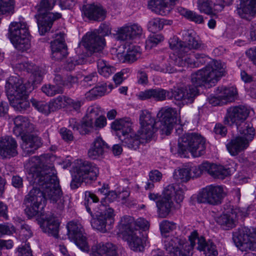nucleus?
I'll return each mask as SVG.
<instances>
[{
    "label": "nucleus",
    "mask_w": 256,
    "mask_h": 256,
    "mask_svg": "<svg viewBox=\"0 0 256 256\" xmlns=\"http://www.w3.org/2000/svg\"><path fill=\"white\" fill-rule=\"evenodd\" d=\"M216 94H219L224 104L232 102L236 94V89L233 87H218L215 91Z\"/></svg>",
    "instance_id": "36"
},
{
    "label": "nucleus",
    "mask_w": 256,
    "mask_h": 256,
    "mask_svg": "<svg viewBox=\"0 0 256 256\" xmlns=\"http://www.w3.org/2000/svg\"><path fill=\"white\" fill-rule=\"evenodd\" d=\"M68 235L76 244L82 250L88 252L90 247L86 238L84 236V230L82 224L76 220H72L66 225Z\"/></svg>",
    "instance_id": "14"
},
{
    "label": "nucleus",
    "mask_w": 256,
    "mask_h": 256,
    "mask_svg": "<svg viewBox=\"0 0 256 256\" xmlns=\"http://www.w3.org/2000/svg\"><path fill=\"white\" fill-rule=\"evenodd\" d=\"M205 140L198 134H184L179 140L178 152L181 157H186L188 151L194 157H198L205 153Z\"/></svg>",
    "instance_id": "7"
},
{
    "label": "nucleus",
    "mask_w": 256,
    "mask_h": 256,
    "mask_svg": "<svg viewBox=\"0 0 256 256\" xmlns=\"http://www.w3.org/2000/svg\"><path fill=\"white\" fill-rule=\"evenodd\" d=\"M86 56L82 54L78 57V59L69 58L66 62L65 68L69 70H73L76 65L82 64L86 62Z\"/></svg>",
    "instance_id": "52"
},
{
    "label": "nucleus",
    "mask_w": 256,
    "mask_h": 256,
    "mask_svg": "<svg viewBox=\"0 0 256 256\" xmlns=\"http://www.w3.org/2000/svg\"><path fill=\"white\" fill-rule=\"evenodd\" d=\"M16 68L20 70L26 71L32 74L31 76L32 77V85L40 83L41 82L43 73L42 68L38 66L28 62H24L18 64Z\"/></svg>",
    "instance_id": "26"
},
{
    "label": "nucleus",
    "mask_w": 256,
    "mask_h": 256,
    "mask_svg": "<svg viewBox=\"0 0 256 256\" xmlns=\"http://www.w3.org/2000/svg\"><path fill=\"white\" fill-rule=\"evenodd\" d=\"M116 39L120 41L132 39L127 26L122 27L118 30L116 35Z\"/></svg>",
    "instance_id": "53"
},
{
    "label": "nucleus",
    "mask_w": 256,
    "mask_h": 256,
    "mask_svg": "<svg viewBox=\"0 0 256 256\" xmlns=\"http://www.w3.org/2000/svg\"><path fill=\"white\" fill-rule=\"evenodd\" d=\"M30 162L32 165L28 178L36 186L25 196L24 202L25 213L29 218L38 214L46 200L54 204L62 195L50 156L43 154L33 156Z\"/></svg>",
    "instance_id": "1"
},
{
    "label": "nucleus",
    "mask_w": 256,
    "mask_h": 256,
    "mask_svg": "<svg viewBox=\"0 0 256 256\" xmlns=\"http://www.w3.org/2000/svg\"><path fill=\"white\" fill-rule=\"evenodd\" d=\"M192 52H188L176 57L173 60L174 64L179 66L196 68L194 54H192Z\"/></svg>",
    "instance_id": "34"
},
{
    "label": "nucleus",
    "mask_w": 256,
    "mask_h": 256,
    "mask_svg": "<svg viewBox=\"0 0 256 256\" xmlns=\"http://www.w3.org/2000/svg\"><path fill=\"white\" fill-rule=\"evenodd\" d=\"M98 81V75L96 72H92L84 76L82 82L88 86H92Z\"/></svg>",
    "instance_id": "61"
},
{
    "label": "nucleus",
    "mask_w": 256,
    "mask_h": 256,
    "mask_svg": "<svg viewBox=\"0 0 256 256\" xmlns=\"http://www.w3.org/2000/svg\"><path fill=\"white\" fill-rule=\"evenodd\" d=\"M84 14L90 20H103L106 17V11L100 4H88L82 7Z\"/></svg>",
    "instance_id": "23"
},
{
    "label": "nucleus",
    "mask_w": 256,
    "mask_h": 256,
    "mask_svg": "<svg viewBox=\"0 0 256 256\" xmlns=\"http://www.w3.org/2000/svg\"><path fill=\"white\" fill-rule=\"evenodd\" d=\"M59 222L54 218H51L44 222L41 226L44 232L48 235L58 238Z\"/></svg>",
    "instance_id": "35"
},
{
    "label": "nucleus",
    "mask_w": 256,
    "mask_h": 256,
    "mask_svg": "<svg viewBox=\"0 0 256 256\" xmlns=\"http://www.w3.org/2000/svg\"><path fill=\"white\" fill-rule=\"evenodd\" d=\"M130 30V34L132 39L140 36L142 34V27L138 24H133L130 26H127Z\"/></svg>",
    "instance_id": "56"
},
{
    "label": "nucleus",
    "mask_w": 256,
    "mask_h": 256,
    "mask_svg": "<svg viewBox=\"0 0 256 256\" xmlns=\"http://www.w3.org/2000/svg\"><path fill=\"white\" fill-rule=\"evenodd\" d=\"M105 44L104 38L98 34L96 32H88L82 38V45L91 54L98 57L103 54L102 50Z\"/></svg>",
    "instance_id": "15"
},
{
    "label": "nucleus",
    "mask_w": 256,
    "mask_h": 256,
    "mask_svg": "<svg viewBox=\"0 0 256 256\" xmlns=\"http://www.w3.org/2000/svg\"><path fill=\"white\" fill-rule=\"evenodd\" d=\"M56 2V0H41L40 4L34 8L38 31L41 35L44 34L51 28L54 22L61 18L58 12H50Z\"/></svg>",
    "instance_id": "5"
},
{
    "label": "nucleus",
    "mask_w": 256,
    "mask_h": 256,
    "mask_svg": "<svg viewBox=\"0 0 256 256\" xmlns=\"http://www.w3.org/2000/svg\"><path fill=\"white\" fill-rule=\"evenodd\" d=\"M14 134L17 136L30 134L34 131V125L30 123L28 118L22 116H18L14 119Z\"/></svg>",
    "instance_id": "21"
},
{
    "label": "nucleus",
    "mask_w": 256,
    "mask_h": 256,
    "mask_svg": "<svg viewBox=\"0 0 256 256\" xmlns=\"http://www.w3.org/2000/svg\"><path fill=\"white\" fill-rule=\"evenodd\" d=\"M1 235L11 234L15 232L16 230L14 226L10 224H0Z\"/></svg>",
    "instance_id": "62"
},
{
    "label": "nucleus",
    "mask_w": 256,
    "mask_h": 256,
    "mask_svg": "<svg viewBox=\"0 0 256 256\" xmlns=\"http://www.w3.org/2000/svg\"><path fill=\"white\" fill-rule=\"evenodd\" d=\"M175 88L172 89V90H174ZM171 94H172V91H171ZM172 94L170 95V92L165 90L158 88H151L140 92L137 96L138 99L142 100L152 98L156 101H163L166 99V96L174 98Z\"/></svg>",
    "instance_id": "22"
},
{
    "label": "nucleus",
    "mask_w": 256,
    "mask_h": 256,
    "mask_svg": "<svg viewBox=\"0 0 256 256\" xmlns=\"http://www.w3.org/2000/svg\"><path fill=\"white\" fill-rule=\"evenodd\" d=\"M216 221L224 230H229L236 226V221L233 218L232 214H222L216 218Z\"/></svg>",
    "instance_id": "39"
},
{
    "label": "nucleus",
    "mask_w": 256,
    "mask_h": 256,
    "mask_svg": "<svg viewBox=\"0 0 256 256\" xmlns=\"http://www.w3.org/2000/svg\"><path fill=\"white\" fill-rule=\"evenodd\" d=\"M32 82L24 84L18 76L9 77L6 83L5 89L10 106L17 112L24 113L29 110L30 103L27 100V92L30 88Z\"/></svg>",
    "instance_id": "4"
},
{
    "label": "nucleus",
    "mask_w": 256,
    "mask_h": 256,
    "mask_svg": "<svg viewBox=\"0 0 256 256\" xmlns=\"http://www.w3.org/2000/svg\"><path fill=\"white\" fill-rule=\"evenodd\" d=\"M121 232L123 238L127 242L130 249L134 251H142L144 246L140 238V230L134 227V218L125 216L120 220Z\"/></svg>",
    "instance_id": "8"
},
{
    "label": "nucleus",
    "mask_w": 256,
    "mask_h": 256,
    "mask_svg": "<svg viewBox=\"0 0 256 256\" xmlns=\"http://www.w3.org/2000/svg\"><path fill=\"white\" fill-rule=\"evenodd\" d=\"M242 6L237 8V14L243 18L256 14V0H240Z\"/></svg>",
    "instance_id": "29"
},
{
    "label": "nucleus",
    "mask_w": 256,
    "mask_h": 256,
    "mask_svg": "<svg viewBox=\"0 0 256 256\" xmlns=\"http://www.w3.org/2000/svg\"><path fill=\"white\" fill-rule=\"evenodd\" d=\"M68 97L64 96H60L50 102L51 106V110L54 112L57 109L60 108L62 106L67 105V100Z\"/></svg>",
    "instance_id": "49"
},
{
    "label": "nucleus",
    "mask_w": 256,
    "mask_h": 256,
    "mask_svg": "<svg viewBox=\"0 0 256 256\" xmlns=\"http://www.w3.org/2000/svg\"><path fill=\"white\" fill-rule=\"evenodd\" d=\"M150 68L151 70L158 72H162L164 73H172L174 72L173 68L171 66H166L162 67L160 65L154 64H152L150 65Z\"/></svg>",
    "instance_id": "60"
},
{
    "label": "nucleus",
    "mask_w": 256,
    "mask_h": 256,
    "mask_svg": "<svg viewBox=\"0 0 256 256\" xmlns=\"http://www.w3.org/2000/svg\"><path fill=\"white\" fill-rule=\"evenodd\" d=\"M160 228L162 234L170 232L176 228V224L167 220H162L160 224Z\"/></svg>",
    "instance_id": "54"
},
{
    "label": "nucleus",
    "mask_w": 256,
    "mask_h": 256,
    "mask_svg": "<svg viewBox=\"0 0 256 256\" xmlns=\"http://www.w3.org/2000/svg\"><path fill=\"white\" fill-rule=\"evenodd\" d=\"M225 68V64L220 60H212L204 68L192 74L191 81L194 86L175 88L172 90V96L182 103H192L198 94L197 87L206 83L211 86L214 84L224 75Z\"/></svg>",
    "instance_id": "2"
},
{
    "label": "nucleus",
    "mask_w": 256,
    "mask_h": 256,
    "mask_svg": "<svg viewBox=\"0 0 256 256\" xmlns=\"http://www.w3.org/2000/svg\"><path fill=\"white\" fill-rule=\"evenodd\" d=\"M202 168H207V173L214 178L222 180L230 175V168H225L222 166L205 162Z\"/></svg>",
    "instance_id": "28"
},
{
    "label": "nucleus",
    "mask_w": 256,
    "mask_h": 256,
    "mask_svg": "<svg viewBox=\"0 0 256 256\" xmlns=\"http://www.w3.org/2000/svg\"><path fill=\"white\" fill-rule=\"evenodd\" d=\"M18 256H33L28 244H24L18 248Z\"/></svg>",
    "instance_id": "64"
},
{
    "label": "nucleus",
    "mask_w": 256,
    "mask_h": 256,
    "mask_svg": "<svg viewBox=\"0 0 256 256\" xmlns=\"http://www.w3.org/2000/svg\"><path fill=\"white\" fill-rule=\"evenodd\" d=\"M165 20L160 18H154L150 20L148 24V30L153 32H158L163 28Z\"/></svg>",
    "instance_id": "44"
},
{
    "label": "nucleus",
    "mask_w": 256,
    "mask_h": 256,
    "mask_svg": "<svg viewBox=\"0 0 256 256\" xmlns=\"http://www.w3.org/2000/svg\"><path fill=\"white\" fill-rule=\"evenodd\" d=\"M205 164V162L202 164L198 167L193 166L192 167L190 170L191 178H196L200 176L203 172H207V168H202V166Z\"/></svg>",
    "instance_id": "58"
},
{
    "label": "nucleus",
    "mask_w": 256,
    "mask_h": 256,
    "mask_svg": "<svg viewBox=\"0 0 256 256\" xmlns=\"http://www.w3.org/2000/svg\"><path fill=\"white\" fill-rule=\"evenodd\" d=\"M140 54L139 52V48L134 46H130L128 49L126 54V59L130 62H133L139 57Z\"/></svg>",
    "instance_id": "46"
},
{
    "label": "nucleus",
    "mask_w": 256,
    "mask_h": 256,
    "mask_svg": "<svg viewBox=\"0 0 256 256\" xmlns=\"http://www.w3.org/2000/svg\"><path fill=\"white\" fill-rule=\"evenodd\" d=\"M174 203L172 200L162 198L156 201L158 216L160 218H166L170 213Z\"/></svg>",
    "instance_id": "32"
},
{
    "label": "nucleus",
    "mask_w": 256,
    "mask_h": 256,
    "mask_svg": "<svg viewBox=\"0 0 256 256\" xmlns=\"http://www.w3.org/2000/svg\"><path fill=\"white\" fill-rule=\"evenodd\" d=\"M198 7L199 10L202 13L211 15L214 12L210 0H198Z\"/></svg>",
    "instance_id": "48"
},
{
    "label": "nucleus",
    "mask_w": 256,
    "mask_h": 256,
    "mask_svg": "<svg viewBox=\"0 0 256 256\" xmlns=\"http://www.w3.org/2000/svg\"><path fill=\"white\" fill-rule=\"evenodd\" d=\"M187 190L186 187L184 185H176L174 196L176 201L177 203H180L183 200L184 192Z\"/></svg>",
    "instance_id": "55"
},
{
    "label": "nucleus",
    "mask_w": 256,
    "mask_h": 256,
    "mask_svg": "<svg viewBox=\"0 0 256 256\" xmlns=\"http://www.w3.org/2000/svg\"><path fill=\"white\" fill-rule=\"evenodd\" d=\"M90 256H118L116 246L112 243H99L92 248Z\"/></svg>",
    "instance_id": "25"
},
{
    "label": "nucleus",
    "mask_w": 256,
    "mask_h": 256,
    "mask_svg": "<svg viewBox=\"0 0 256 256\" xmlns=\"http://www.w3.org/2000/svg\"><path fill=\"white\" fill-rule=\"evenodd\" d=\"M236 127L237 136H234L226 144L228 152L232 156L238 155L247 148L255 134L254 128L250 124L244 122Z\"/></svg>",
    "instance_id": "6"
},
{
    "label": "nucleus",
    "mask_w": 256,
    "mask_h": 256,
    "mask_svg": "<svg viewBox=\"0 0 256 256\" xmlns=\"http://www.w3.org/2000/svg\"><path fill=\"white\" fill-rule=\"evenodd\" d=\"M250 112L249 108L244 106H232L227 110L226 121L235 124L236 126L244 123Z\"/></svg>",
    "instance_id": "17"
},
{
    "label": "nucleus",
    "mask_w": 256,
    "mask_h": 256,
    "mask_svg": "<svg viewBox=\"0 0 256 256\" xmlns=\"http://www.w3.org/2000/svg\"><path fill=\"white\" fill-rule=\"evenodd\" d=\"M42 90L47 96H50L63 92V88L61 86L54 84H46L42 88Z\"/></svg>",
    "instance_id": "45"
},
{
    "label": "nucleus",
    "mask_w": 256,
    "mask_h": 256,
    "mask_svg": "<svg viewBox=\"0 0 256 256\" xmlns=\"http://www.w3.org/2000/svg\"><path fill=\"white\" fill-rule=\"evenodd\" d=\"M131 123L124 119L116 120L112 122V128L116 132V135L120 138L124 137L131 132Z\"/></svg>",
    "instance_id": "31"
},
{
    "label": "nucleus",
    "mask_w": 256,
    "mask_h": 256,
    "mask_svg": "<svg viewBox=\"0 0 256 256\" xmlns=\"http://www.w3.org/2000/svg\"><path fill=\"white\" fill-rule=\"evenodd\" d=\"M97 66L98 73L106 78L109 77L116 72V68L113 66L103 60L99 59L97 61Z\"/></svg>",
    "instance_id": "38"
},
{
    "label": "nucleus",
    "mask_w": 256,
    "mask_h": 256,
    "mask_svg": "<svg viewBox=\"0 0 256 256\" xmlns=\"http://www.w3.org/2000/svg\"><path fill=\"white\" fill-rule=\"evenodd\" d=\"M194 58H196L195 64H196V68L200 66L206 62L208 64L212 60L209 57L204 54H194Z\"/></svg>",
    "instance_id": "57"
},
{
    "label": "nucleus",
    "mask_w": 256,
    "mask_h": 256,
    "mask_svg": "<svg viewBox=\"0 0 256 256\" xmlns=\"http://www.w3.org/2000/svg\"><path fill=\"white\" fill-rule=\"evenodd\" d=\"M75 180L78 182H88L95 180L98 174V169L94 163L82 160H77L75 166Z\"/></svg>",
    "instance_id": "11"
},
{
    "label": "nucleus",
    "mask_w": 256,
    "mask_h": 256,
    "mask_svg": "<svg viewBox=\"0 0 256 256\" xmlns=\"http://www.w3.org/2000/svg\"><path fill=\"white\" fill-rule=\"evenodd\" d=\"M14 8V0H0V15L12 12Z\"/></svg>",
    "instance_id": "51"
},
{
    "label": "nucleus",
    "mask_w": 256,
    "mask_h": 256,
    "mask_svg": "<svg viewBox=\"0 0 256 256\" xmlns=\"http://www.w3.org/2000/svg\"><path fill=\"white\" fill-rule=\"evenodd\" d=\"M178 114L175 108H162L158 114L160 118V131L162 134L168 135L173 129L174 124L177 122Z\"/></svg>",
    "instance_id": "13"
},
{
    "label": "nucleus",
    "mask_w": 256,
    "mask_h": 256,
    "mask_svg": "<svg viewBox=\"0 0 256 256\" xmlns=\"http://www.w3.org/2000/svg\"><path fill=\"white\" fill-rule=\"evenodd\" d=\"M21 138V148L24 156L33 154L42 145L41 138L34 134L23 135Z\"/></svg>",
    "instance_id": "20"
},
{
    "label": "nucleus",
    "mask_w": 256,
    "mask_h": 256,
    "mask_svg": "<svg viewBox=\"0 0 256 256\" xmlns=\"http://www.w3.org/2000/svg\"><path fill=\"white\" fill-rule=\"evenodd\" d=\"M100 112L98 106H90L88 109L86 118L94 120L99 116Z\"/></svg>",
    "instance_id": "59"
},
{
    "label": "nucleus",
    "mask_w": 256,
    "mask_h": 256,
    "mask_svg": "<svg viewBox=\"0 0 256 256\" xmlns=\"http://www.w3.org/2000/svg\"><path fill=\"white\" fill-rule=\"evenodd\" d=\"M108 148V145L100 137H98L92 142L88 150V156L91 159H96L102 156Z\"/></svg>",
    "instance_id": "27"
},
{
    "label": "nucleus",
    "mask_w": 256,
    "mask_h": 256,
    "mask_svg": "<svg viewBox=\"0 0 256 256\" xmlns=\"http://www.w3.org/2000/svg\"><path fill=\"white\" fill-rule=\"evenodd\" d=\"M178 0H152L148 6L152 10L160 15H166L170 11L172 6Z\"/></svg>",
    "instance_id": "24"
},
{
    "label": "nucleus",
    "mask_w": 256,
    "mask_h": 256,
    "mask_svg": "<svg viewBox=\"0 0 256 256\" xmlns=\"http://www.w3.org/2000/svg\"><path fill=\"white\" fill-rule=\"evenodd\" d=\"M188 240L190 244L184 238L166 236L164 247L168 252H173V256H192L194 248L202 251L205 256H216L218 254L216 245L211 242H206L203 236L199 237L196 230L190 233Z\"/></svg>",
    "instance_id": "3"
},
{
    "label": "nucleus",
    "mask_w": 256,
    "mask_h": 256,
    "mask_svg": "<svg viewBox=\"0 0 256 256\" xmlns=\"http://www.w3.org/2000/svg\"><path fill=\"white\" fill-rule=\"evenodd\" d=\"M225 196L226 192L222 186L210 185L200 192L198 201L200 203L218 205L222 203Z\"/></svg>",
    "instance_id": "12"
},
{
    "label": "nucleus",
    "mask_w": 256,
    "mask_h": 256,
    "mask_svg": "<svg viewBox=\"0 0 256 256\" xmlns=\"http://www.w3.org/2000/svg\"><path fill=\"white\" fill-rule=\"evenodd\" d=\"M140 128L138 133L142 140H151L157 128L154 116L147 110H142L140 116Z\"/></svg>",
    "instance_id": "16"
},
{
    "label": "nucleus",
    "mask_w": 256,
    "mask_h": 256,
    "mask_svg": "<svg viewBox=\"0 0 256 256\" xmlns=\"http://www.w3.org/2000/svg\"><path fill=\"white\" fill-rule=\"evenodd\" d=\"M120 140L122 142L123 144L128 146L129 148L136 150L140 144L146 142L150 140H142L140 136L137 132L136 134H128L126 136L122 138L120 136Z\"/></svg>",
    "instance_id": "30"
},
{
    "label": "nucleus",
    "mask_w": 256,
    "mask_h": 256,
    "mask_svg": "<svg viewBox=\"0 0 256 256\" xmlns=\"http://www.w3.org/2000/svg\"><path fill=\"white\" fill-rule=\"evenodd\" d=\"M184 42L186 44L187 48L190 49V52H192L193 49H199L202 46V42L199 40L198 37L194 32L192 31H184L183 34Z\"/></svg>",
    "instance_id": "33"
},
{
    "label": "nucleus",
    "mask_w": 256,
    "mask_h": 256,
    "mask_svg": "<svg viewBox=\"0 0 256 256\" xmlns=\"http://www.w3.org/2000/svg\"><path fill=\"white\" fill-rule=\"evenodd\" d=\"M181 13L184 17L196 24H202L204 22L203 16L195 12L183 10Z\"/></svg>",
    "instance_id": "47"
},
{
    "label": "nucleus",
    "mask_w": 256,
    "mask_h": 256,
    "mask_svg": "<svg viewBox=\"0 0 256 256\" xmlns=\"http://www.w3.org/2000/svg\"><path fill=\"white\" fill-rule=\"evenodd\" d=\"M99 200V198L94 194L90 192H85V198L84 204L86 206L87 212L92 216V212L89 206L93 202H97Z\"/></svg>",
    "instance_id": "50"
},
{
    "label": "nucleus",
    "mask_w": 256,
    "mask_h": 256,
    "mask_svg": "<svg viewBox=\"0 0 256 256\" xmlns=\"http://www.w3.org/2000/svg\"><path fill=\"white\" fill-rule=\"evenodd\" d=\"M96 130L104 128L106 125V119L105 116H100L94 120Z\"/></svg>",
    "instance_id": "63"
},
{
    "label": "nucleus",
    "mask_w": 256,
    "mask_h": 256,
    "mask_svg": "<svg viewBox=\"0 0 256 256\" xmlns=\"http://www.w3.org/2000/svg\"><path fill=\"white\" fill-rule=\"evenodd\" d=\"M106 84H98L88 92L86 93V98L90 100L96 98L98 96H102L104 94L106 90Z\"/></svg>",
    "instance_id": "40"
},
{
    "label": "nucleus",
    "mask_w": 256,
    "mask_h": 256,
    "mask_svg": "<svg viewBox=\"0 0 256 256\" xmlns=\"http://www.w3.org/2000/svg\"><path fill=\"white\" fill-rule=\"evenodd\" d=\"M118 194L115 192H110L106 197L101 200L99 207V212H97L96 218L94 219L91 223L92 227L100 231L105 230L106 224H111L114 222V211L109 206L106 205V202H112L118 198Z\"/></svg>",
    "instance_id": "9"
},
{
    "label": "nucleus",
    "mask_w": 256,
    "mask_h": 256,
    "mask_svg": "<svg viewBox=\"0 0 256 256\" xmlns=\"http://www.w3.org/2000/svg\"><path fill=\"white\" fill-rule=\"evenodd\" d=\"M31 102L32 106L38 111L44 114L48 115L52 112L50 102L48 104L44 102L38 101L35 99H32Z\"/></svg>",
    "instance_id": "42"
},
{
    "label": "nucleus",
    "mask_w": 256,
    "mask_h": 256,
    "mask_svg": "<svg viewBox=\"0 0 256 256\" xmlns=\"http://www.w3.org/2000/svg\"><path fill=\"white\" fill-rule=\"evenodd\" d=\"M18 144L16 140L11 136L0 138V158H10L18 154Z\"/></svg>",
    "instance_id": "19"
},
{
    "label": "nucleus",
    "mask_w": 256,
    "mask_h": 256,
    "mask_svg": "<svg viewBox=\"0 0 256 256\" xmlns=\"http://www.w3.org/2000/svg\"><path fill=\"white\" fill-rule=\"evenodd\" d=\"M94 120L85 118L82 119L80 124V134H88L96 131Z\"/></svg>",
    "instance_id": "41"
},
{
    "label": "nucleus",
    "mask_w": 256,
    "mask_h": 256,
    "mask_svg": "<svg viewBox=\"0 0 256 256\" xmlns=\"http://www.w3.org/2000/svg\"><path fill=\"white\" fill-rule=\"evenodd\" d=\"M190 170L188 168H184L179 169L174 172V176L177 180L182 182H186L191 178Z\"/></svg>",
    "instance_id": "43"
},
{
    "label": "nucleus",
    "mask_w": 256,
    "mask_h": 256,
    "mask_svg": "<svg viewBox=\"0 0 256 256\" xmlns=\"http://www.w3.org/2000/svg\"><path fill=\"white\" fill-rule=\"evenodd\" d=\"M9 31L10 40L18 50L24 51L29 48V32L26 22H12L9 26Z\"/></svg>",
    "instance_id": "10"
},
{
    "label": "nucleus",
    "mask_w": 256,
    "mask_h": 256,
    "mask_svg": "<svg viewBox=\"0 0 256 256\" xmlns=\"http://www.w3.org/2000/svg\"><path fill=\"white\" fill-rule=\"evenodd\" d=\"M55 39L51 42L52 58L56 60H61L68 55L64 34L60 32L55 34Z\"/></svg>",
    "instance_id": "18"
},
{
    "label": "nucleus",
    "mask_w": 256,
    "mask_h": 256,
    "mask_svg": "<svg viewBox=\"0 0 256 256\" xmlns=\"http://www.w3.org/2000/svg\"><path fill=\"white\" fill-rule=\"evenodd\" d=\"M170 48L174 51L178 56L189 52L190 49L187 48L184 42L178 41L177 37L174 36L169 40Z\"/></svg>",
    "instance_id": "37"
}]
</instances>
